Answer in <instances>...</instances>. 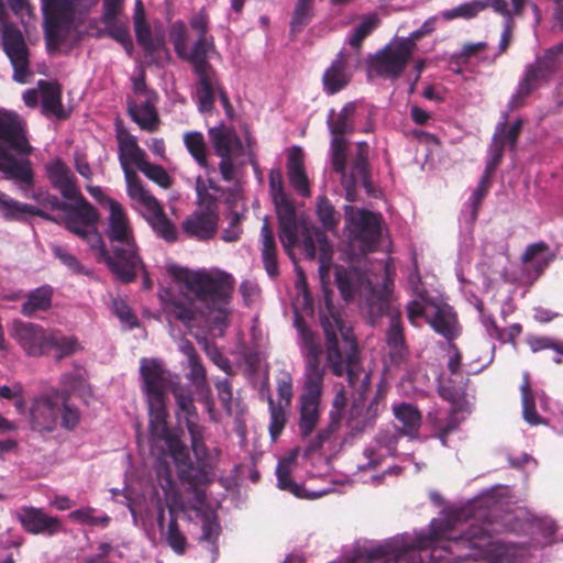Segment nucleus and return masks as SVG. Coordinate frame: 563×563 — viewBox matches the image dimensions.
<instances>
[{
  "mask_svg": "<svg viewBox=\"0 0 563 563\" xmlns=\"http://www.w3.org/2000/svg\"><path fill=\"white\" fill-rule=\"evenodd\" d=\"M170 393L173 394L177 407L176 415L178 418L180 416L184 417L186 421V427L189 426V423H197L195 420L198 417V411L194 402V397L191 390L177 383L172 387Z\"/></svg>",
  "mask_w": 563,
  "mask_h": 563,
  "instance_id": "45",
  "label": "nucleus"
},
{
  "mask_svg": "<svg viewBox=\"0 0 563 563\" xmlns=\"http://www.w3.org/2000/svg\"><path fill=\"white\" fill-rule=\"evenodd\" d=\"M210 18L207 9L202 7L189 19V25L198 37L194 42V58L201 57L208 60L209 53L216 49L214 37L209 34Z\"/></svg>",
  "mask_w": 563,
  "mask_h": 563,
  "instance_id": "29",
  "label": "nucleus"
},
{
  "mask_svg": "<svg viewBox=\"0 0 563 563\" xmlns=\"http://www.w3.org/2000/svg\"><path fill=\"white\" fill-rule=\"evenodd\" d=\"M38 88L42 95V109L44 114H52L58 119H66L67 113L64 111L62 104L60 87L55 82L40 80Z\"/></svg>",
  "mask_w": 563,
  "mask_h": 563,
  "instance_id": "41",
  "label": "nucleus"
},
{
  "mask_svg": "<svg viewBox=\"0 0 563 563\" xmlns=\"http://www.w3.org/2000/svg\"><path fill=\"white\" fill-rule=\"evenodd\" d=\"M314 16V0H297L289 23L290 33L296 35L312 21Z\"/></svg>",
  "mask_w": 563,
  "mask_h": 563,
  "instance_id": "54",
  "label": "nucleus"
},
{
  "mask_svg": "<svg viewBox=\"0 0 563 563\" xmlns=\"http://www.w3.org/2000/svg\"><path fill=\"white\" fill-rule=\"evenodd\" d=\"M487 47V42L465 43L460 52L452 54L450 57V63L459 67L455 73L461 74L462 67L467 65L472 57L485 51Z\"/></svg>",
  "mask_w": 563,
  "mask_h": 563,
  "instance_id": "61",
  "label": "nucleus"
},
{
  "mask_svg": "<svg viewBox=\"0 0 563 563\" xmlns=\"http://www.w3.org/2000/svg\"><path fill=\"white\" fill-rule=\"evenodd\" d=\"M108 205L110 216L106 235L110 242V246L113 244L136 243L133 235V230L129 223L128 216L122 206L113 199H108Z\"/></svg>",
  "mask_w": 563,
  "mask_h": 563,
  "instance_id": "28",
  "label": "nucleus"
},
{
  "mask_svg": "<svg viewBox=\"0 0 563 563\" xmlns=\"http://www.w3.org/2000/svg\"><path fill=\"white\" fill-rule=\"evenodd\" d=\"M268 187L278 220L279 240L285 251L290 255L298 243L299 225L294 201L285 192L280 169L269 170Z\"/></svg>",
  "mask_w": 563,
  "mask_h": 563,
  "instance_id": "10",
  "label": "nucleus"
},
{
  "mask_svg": "<svg viewBox=\"0 0 563 563\" xmlns=\"http://www.w3.org/2000/svg\"><path fill=\"white\" fill-rule=\"evenodd\" d=\"M412 54L399 41L389 43L368 59V68L378 77L397 79L406 69Z\"/></svg>",
  "mask_w": 563,
  "mask_h": 563,
  "instance_id": "18",
  "label": "nucleus"
},
{
  "mask_svg": "<svg viewBox=\"0 0 563 563\" xmlns=\"http://www.w3.org/2000/svg\"><path fill=\"white\" fill-rule=\"evenodd\" d=\"M357 103L355 101L346 102L339 113L332 109L329 113L327 124L332 136L344 137L354 131L353 118L356 113Z\"/></svg>",
  "mask_w": 563,
  "mask_h": 563,
  "instance_id": "40",
  "label": "nucleus"
},
{
  "mask_svg": "<svg viewBox=\"0 0 563 563\" xmlns=\"http://www.w3.org/2000/svg\"><path fill=\"white\" fill-rule=\"evenodd\" d=\"M1 46L13 68L12 79L19 84L27 82L30 70V48L21 30L5 23L1 33Z\"/></svg>",
  "mask_w": 563,
  "mask_h": 563,
  "instance_id": "15",
  "label": "nucleus"
},
{
  "mask_svg": "<svg viewBox=\"0 0 563 563\" xmlns=\"http://www.w3.org/2000/svg\"><path fill=\"white\" fill-rule=\"evenodd\" d=\"M320 323L325 336L324 355H327L328 371L335 377H345L350 388L357 398L354 399L347 417V426L352 435L372 428L379 415V404L371 400L363 407L371 388V373L362 365L361 350L350 329H344L341 317L330 312L321 314Z\"/></svg>",
  "mask_w": 563,
  "mask_h": 563,
  "instance_id": "1",
  "label": "nucleus"
},
{
  "mask_svg": "<svg viewBox=\"0 0 563 563\" xmlns=\"http://www.w3.org/2000/svg\"><path fill=\"white\" fill-rule=\"evenodd\" d=\"M128 112L132 120L137 123L142 130L147 132H154L157 130L159 119L155 110V106L150 98L140 106L134 102H129Z\"/></svg>",
  "mask_w": 563,
  "mask_h": 563,
  "instance_id": "44",
  "label": "nucleus"
},
{
  "mask_svg": "<svg viewBox=\"0 0 563 563\" xmlns=\"http://www.w3.org/2000/svg\"><path fill=\"white\" fill-rule=\"evenodd\" d=\"M33 152L26 124L15 112L0 110V173L20 184L22 190L34 186V170L27 158Z\"/></svg>",
  "mask_w": 563,
  "mask_h": 563,
  "instance_id": "5",
  "label": "nucleus"
},
{
  "mask_svg": "<svg viewBox=\"0 0 563 563\" xmlns=\"http://www.w3.org/2000/svg\"><path fill=\"white\" fill-rule=\"evenodd\" d=\"M169 41L174 46L177 56L188 62L195 75L203 70L207 66L211 65L209 60H203L201 57L194 58V45L188 48L187 44V27L183 21H175L169 27Z\"/></svg>",
  "mask_w": 563,
  "mask_h": 563,
  "instance_id": "31",
  "label": "nucleus"
},
{
  "mask_svg": "<svg viewBox=\"0 0 563 563\" xmlns=\"http://www.w3.org/2000/svg\"><path fill=\"white\" fill-rule=\"evenodd\" d=\"M379 20L376 15H367L349 37V44L360 51L363 41L378 26Z\"/></svg>",
  "mask_w": 563,
  "mask_h": 563,
  "instance_id": "62",
  "label": "nucleus"
},
{
  "mask_svg": "<svg viewBox=\"0 0 563 563\" xmlns=\"http://www.w3.org/2000/svg\"><path fill=\"white\" fill-rule=\"evenodd\" d=\"M0 212L9 221H21L24 214L36 216L46 221L59 223V220L44 210L32 205L22 203L12 199L9 195L0 190Z\"/></svg>",
  "mask_w": 563,
  "mask_h": 563,
  "instance_id": "33",
  "label": "nucleus"
},
{
  "mask_svg": "<svg viewBox=\"0 0 563 563\" xmlns=\"http://www.w3.org/2000/svg\"><path fill=\"white\" fill-rule=\"evenodd\" d=\"M294 327L298 332L305 360V385L299 398L298 429L300 437L306 439L311 435L320 420L321 396L328 367L327 363H321L324 351L318 334L298 311L295 312Z\"/></svg>",
  "mask_w": 563,
  "mask_h": 563,
  "instance_id": "4",
  "label": "nucleus"
},
{
  "mask_svg": "<svg viewBox=\"0 0 563 563\" xmlns=\"http://www.w3.org/2000/svg\"><path fill=\"white\" fill-rule=\"evenodd\" d=\"M195 101L198 111L203 114H210L214 109L217 96L222 104L228 119H233L234 109L229 95L224 89L219 75L212 65L207 66L196 75Z\"/></svg>",
  "mask_w": 563,
  "mask_h": 563,
  "instance_id": "12",
  "label": "nucleus"
},
{
  "mask_svg": "<svg viewBox=\"0 0 563 563\" xmlns=\"http://www.w3.org/2000/svg\"><path fill=\"white\" fill-rule=\"evenodd\" d=\"M176 278L184 284L194 298L186 295L170 298L166 302V310L169 314L188 327L203 316V311L197 307L196 301H198L209 311L214 310L220 313L216 318L217 322L224 320L225 306L233 291V284L229 275H212L206 271L183 269Z\"/></svg>",
  "mask_w": 563,
  "mask_h": 563,
  "instance_id": "2",
  "label": "nucleus"
},
{
  "mask_svg": "<svg viewBox=\"0 0 563 563\" xmlns=\"http://www.w3.org/2000/svg\"><path fill=\"white\" fill-rule=\"evenodd\" d=\"M176 278L184 284L194 298L186 295L170 298L166 302V310L169 314L188 327L203 316V311L197 307L196 301H198L209 311L214 310L220 313L216 318L217 322L224 320L225 306L233 291V284L229 275H212L206 271L183 269Z\"/></svg>",
  "mask_w": 563,
  "mask_h": 563,
  "instance_id": "3",
  "label": "nucleus"
},
{
  "mask_svg": "<svg viewBox=\"0 0 563 563\" xmlns=\"http://www.w3.org/2000/svg\"><path fill=\"white\" fill-rule=\"evenodd\" d=\"M201 540L208 543L211 560L214 562L219 556L218 539L221 533V526L214 515L205 514L201 525Z\"/></svg>",
  "mask_w": 563,
  "mask_h": 563,
  "instance_id": "55",
  "label": "nucleus"
},
{
  "mask_svg": "<svg viewBox=\"0 0 563 563\" xmlns=\"http://www.w3.org/2000/svg\"><path fill=\"white\" fill-rule=\"evenodd\" d=\"M128 196L145 208L147 212L145 219L158 238L167 243L178 241L179 232L176 225L168 219L163 206L148 189L143 188Z\"/></svg>",
  "mask_w": 563,
  "mask_h": 563,
  "instance_id": "17",
  "label": "nucleus"
},
{
  "mask_svg": "<svg viewBox=\"0 0 563 563\" xmlns=\"http://www.w3.org/2000/svg\"><path fill=\"white\" fill-rule=\"evenodd\" d=\"M184 143L199 166L206 168L208 166L207 147L202 133L197 131L186 133Z\"/></svg>",
  "mask_w": 563,
  "mask_h": 563,
  "instance_id": "59",
  "label": "nucleus"
},
{
  "mask_svg": "<svg viewBox=\"0 0 563 563\" xmlns=\"http://www.w3.org/2000/svg\"><path fill=\"white\" fill-rule=\"evenodd\" d=\"M166 398L147 400L150 431L156 439L168 438Z\"/></svg>",
  "mask_w": 563,
  "mask_h": 563,
  "instance_id": "42",
  "label": "nucleus"
},
{
  "mask_svg": "<svg viewBox=\"0 0 563 563\" xmlns=\"http://www.w3.org/2000/svg\"><path fill=\"white\" fill-rule=\"evenodd\" d=\"M262 236V261L267 275L276 278L279 275L277 262V247L275 236L267 218L264 219L261 228Z\"/></svg>",
  "mask_w": 563,
  "mask_h": 563,
  "instance_id": "39",
  "label": "nucleus"
},
{
  "mask_svg": "<svg viewBox=\"0 0 563 563\" xmlns=\"http://www.w3.org/2000/svg\"><path fill=\"white\" fill-rule=\"evenodd\" d=\"M555 69V57L553 54L548 52L543 56L536 58L533 63L526 66L523 76L519 84L523 86V90H528L532 93L551 80Z\"/></svg>",
  "mask_w": 563,
  "mask_h": 563,
  "instance_id": "25",
  "label": "nucleus"
},
{
  "mask_svg": "<svg viewBox=\"0 0 563 563\" xmlns=\"http://www.w3.org/2000/svg\"><path fill=\"white\" fill-rule=\"evenodd\" d=\"M362 563H373L383 560L382 563H423L424 558L416 549L398 547L395 541L378 544L361 552Z\"/></svg>",
  "mask_w": 563,
  "mask_h": 563,
  "instance_id": "24",
  "label": "nucleus"
},
{
  "mask_svg": "<svg viewBox=\"0 0 563 563\" xmlns=\"http://www.w3.org/2000/svg\"><path fill=\"white\" fill-rule=\"evenodd\" d=\"M54 290L49 285H43L27 294L26 301L20 312L24 317H33L37 311H47L52 307Z\"/></svg>",
  "mask_w": 563,
  "mask_h": 563,
  "instance_id": "43",
  "label": "nucleus"
},
{
  "mask_svg": "<svg viewBox=\"0 0 563 563\" xmlns=\"http://www.w3.org/2000/svg\"><path fill=\"white\" fill-rule=\"evenodd\" d=\"M492 175H487L485 172L482 175L477 187L468 198V201L465 203L464 208L468 210V222L474 223L477 219L478 211L481 208V205L486 197L488 189L492 185Z\"/></svg>",
  "mask_w": 563,
  "mask_h": 563,
  "instance_id": "56",
  "label": "nucleus"
},
{
  "mask_svg": "<svg viewBox=\"0 0 563 563\" xmlns=\"http://www.w3.org/2000/svg\"><path fill=\"white\" fill-rule=\"evenodd\" d=\"M48 330L33 322L14 319L10 335L14 339L27 356L41 357L47 355Z\"/></svg>",
  "mask_w": 563,
  "mask_h": 563,
  "instance_id": "22",
  "label": "nucleus"
},
{
  "mask_svg": "<svg viewBox=\"0 0 563 563\" xmlns=\"http://www.w3.org/2000/svg\"><path fill=\"white\" fill-rule=\"evenodd\" d=\"M31 429L36 432L51 433L60 428L74 431L81 418L80 410L68 402V396L43 394L35 397L29 409Z\"/></svg>",
  "mask_w": 563,
  "mask_h": 563,
  "instance_id": "7",
  "label": "nucleus"
},
{
  "mask_svg": "<svg viewBox=\"0 0 563 563\" xmlns=\"http://www.w3.org/2000/svg\"><path fill=\"white\" fill-rule=\"evenodd\" d=\"M427 322L440 335L451 341L459 335L456 313L450 306H438L432 316L427 317Z\"/></svg>",
  "mask_w": 563,
  "mask_h": 563,
  "instance_id": "37",
  "label": "nucleus"
},
{
  "mask_svg": "<svg viewBox=\"0 0 563 563\" xmlns=\"http://www.w3.org/2000/svg\"><path fill=\"white\" fill-rule=\"evenodd\" d=\"M487 8H492L496 13L505 18H510V10L506 0H474L464 2L455 8L442 11L441 16L445 21L455 19L471 20Z\"/></svg>",
  "mask_w": 563,
  "mask_h": 563,
  "instance_id": "27",
  "label": "nucleus"
},
{
  "mask_svg": "<svg viewBox=\"0 0 563 563\" xmlns=\"http://www.w3.org/2000/svg\"><path fill=\"white\" fill-rule=\"evenodd\" d=\"M331 152V163L333 170L344 176L346 168V140L340 135L332 136Z\"/></svg>",
  "mask_w": 563,
  "mask_h": 563,
  "instance_id": "63",
  "label": "nucleus"
},
{
  "mask_svg": "<svg viewBox=\"0 0 563 563\" xmlns=\"http://www.w3.org/2000/svg\"><path fill=\"white\" fill-rule=\"evenodd\" d=\"M80 349V344L76 336L64 335L58 331H51L47 340V355L54 351V357L59 361Z\"/></svg>",
  "mask_w": 563,
  "mask_h": 563,
  "instance_id": "48",
  "label": "nucleus"
},
{
  "mask_svg": "<svg viewBox=\"0 0 563 563\" xmlns=\"http://www.w3.org/2000/svg\"><path fill=\"white\" fill-rule=\"evenodd\" d=\"M177 475L183 484H187L189 486L198 501H202L205 499V494L198 489L199 486H203L210 482L209 474L203 467L196 466L191 462L184 468H180Z\"/></svg>",
  "mask_w": 563,
  "mask_h": 563,
  "instance_id": "46",
  "label": "nucleus"
},
{
  "mask_svg": "<svg viewBox=\"0 0 563 563\" xmlns=\"http://www.w3.org/2000/svg\"><path fill=\"white\" fill-rule=\"evenodd\" d=\"M137 168L161 188L169 189L173 186L174 180L163 166L145 159Z\"/></svg>",
  "mask_w": 563,
  "mask_h": 563,
  "instance_id": "60",
  "label": "nucleus"
},
{
  "mask_svg": "<svg viewBox=\"0 0 563 563\" xmlns=\"http://www.w3.org/2000/svg\"><path fill=\"white\" fill-rule=\"evenodd\" d=\"M48 49L59 48L75 30V0H42Z\"/></svg>",
  "mask_w": 563,
  "mask_h": 563,
  "instance_id": "11",
  "label": "nucleus"
},
{
  "mask_svg": "<svg viewBox=\"0 0 563 563\" xmlns=\"http://www.w3.org/2000/svg\"><path fill=\"white\" fill-rule=\"evenodd\" d=\"M140 375L147 400L167 399V393L178 383L174 382L170 372L156 358H142Z\"/></svg>",
  "mask_w": 563,
  "mask_h": 563,
  "instance_id": "21",
  "label": "nucleus"
},
{
  "mask_svg": "<svg viewBox=\"0 0 563 563\" xmlns=\"http://www.w3.org/2000/svg\"><path fill=\"white\" fill-rule=\"evenodd\" d=\"M386 343L389 349V358L394 365H401L407 362L409 350L406 343L401 314L396 311L390 314L389 325L386 331Z\"/></svg>",
  "mask_w": 563,
  "mask_h": 563,
  "instance_id": "30",
  "label": "nucleus"
},
{
  "mask_svg": "<svg viewBox=\"0 0 563 563\" xmlns=\"http://www.w3.org/2000/svg\"><path fill=\"white\" fill-rule=\"evenodd\" d=\"M393 413L397 421L398 433L416 438L422 423V413L416 405L399 402L393 405Z\"/></svg>",
  "mask_w": 563,
  "mask_h": 563,
  "instance_id": "35",
  "label": "nucleus"
},
{
  "mask_svg": "<svg viewBox=\"0 0 563 563\" xmlns=\"http://www.w3.org/2000/svg\"><path fill=\"white\" fill-rule=\"evenodd\" d=\"M317 217L327 231L336 230L340 223V213L325 196H319L316 205Z\"/></svg>",
  "mask_w": 563,
  "mask_h": 563,
  "instance_id": "57",
  "label": "nucleus"
},
{
  "mask_svg": "<svg viewBox=\"0 0 563 563\" xmlns=\"http://www.w3.org/2000/svg\"><path fill=\"white\" fill-rule=\"evenodd\" d=\"M70 203L64 218L65 228L75 235L87 241L91 249L96 247L93 235L99 234L96 224L99 221L97 209L80 194Z\"/></svg>",
  "mask_w": 563,
  "mask_h": 563,
  "instance_id": "16",
  "label": "nucleus"
},
{
  "mask_svg": "<svg viewBox=\"0 0 563 563\" xmlns=\"http://www.w3.org/2000/svg\"><path fill=\"white\" fill-rule=\"evenodd\" d=\"M296 461V453H291L289 456L282 459L276 467V476L278 487L283 490H287L297 497H302L303 488L295 483L291 478V466Z\"/></svg>",
  "mask_w": 563,
  "mask_h": 563,
  "instance_id": "51",
  "label": "nucleus"
},
{
  "mask_svg": "<svg viewBox=\"0 0 563 563\" xmlns=\"http://www.w3.org/2000/svg\"><path fill=\"white\" fill-rule=\"evenodd\" d=\"M266 399L269 412L268 433L272 441H277L288 422V411L290 407L276 404V400L268 390L266 393Z\"/></svg>",
  "mask_w": 563,
  "mask_h": 563,
  "instance_id": "47",
  "label": "nucleus"
},
{
  "mask_svg": "<svg viewBox=\"0 0 563 563\" xmlns=\"http://www.w3.org/2000/svg\"><path fill=\"white\" fill-rule=\"evenodd\" d=\"M46 174L52 186L58 189L67 200L77 198L79 190L75 184V176L68 166L59 158L46 166Z\"/></svg>",
  "mask_w": 563,
  "mask_h": 563,
  "instance_id": "34",
  "label": "nucleus"
},
{
  "mask_svg": "<svg viewBox=\"0 0 563 563\" xmlns=\"http://www.w3.org/2000/svg\"><path fill=\"white\" fill-rule=\"evenodd\" d=\"M344 212L351 240L365 253L375 251L382 236V216L352 206H345Z\"/></svg>",
  "mask_w": 563,
  "mask_h": 563,
  "instance_id": "13",
  "label": "nucleus"
},
{
  "mask_svg": "<svg viewBox=\"0 0 563 563\" xmlns=\"http://www.w3.org/2000/svg\"><path fill=\"white\" fill-rule=\"evenodd\" d=\"M97 261L104 263L112 273L114 279L128 285L136 280L141 271H144V262L140 255L136 243L113 244L107 249L100 234H95Z\"/></svg>",
  "mask_w": 563,
  "mask_h": 563,
  "instance_id": "9",
  "label": "nucleus"
},
{
  "mask_svg": "<svg viewBox=\"0 0 563 563\" xmlns=\"http://www.w3.org/2000/svg\"><path fill=\"white\" fill-rule=\"evenodd\" d=\"M357 69V60L345 48H342L323 70L322 90L327 96H334L346 89Z\"/></svg>",
  "mask_w": 563,
  "mask_h": 563,
  "instance_id": "19",
  "label": "nucleus"
},
{
  "mask_svg": "<svg viewBox=\"0 0 563 563\" xmlns=\"http://www.w3.org/2000/svg\"><path fill=\"white\" fill-rule=\"evenodd\" d=\"M16 520L29 534L53 537L63 530L60 519L47 515L43 508L23 506L16 512Z\"/></svg>",
  "mask_w": 563,
  "mask_h": 563,
  "instance_id": "23",
  "label": "nucleus"
},
{
  "mask_svg": "<svg viewBox=\"0 0 563 563\" xmlns=\"http://www.w3.org/2000/svg\"><path fill=\"white\" fill-rule=\"evenodd\" d=\"M342 422L343 418L329 415L327 424L309 440L307 451L313 453L319 451L324 444L333 442L342 427Z\"/></svg>",
  "mask_w": 563,
  "mask_h": 563,
  "instance_id": "49",
  "label": "nucleus"
},
{
  "mask_svg": "<svg viewBox=\"0 0 563 563\" xmlns=\"http://www.w3.org/2000/svg\"><path fill=\"white\" fill-rule=\"evenodd\" d=\"M452 530L451 520L434 519L430 525L429 534L419 537L418 544L419 547H430L433 544V541L449 543L456 549L473 551L463 556L474 559L488 558L496 545L490 529L485 525H471L467 530L455 538L451 537Z\"/></svg>",
  "mask_w": 563,
  "mask_h": 563,
  "instance_id": "6",
  "label": "nucleus"
},
{
  "mask_svg": "<svg viewBox=\"0 0 563 563\" xmlns=\"http://www.w3.org/2000/svg\"><path fill=\"white\" fill-rule=\"evenodd\" d=\"M102 22L104 24L103 34L120 43L126 54L131 56L134 46L126 23L120 21L118 18L102 19Z\"/></svg>",
  "mask_w": 563,
  "mask_h": 563,
  "instance_id": "50",
  "label": "nucleus"
},
{
  "mask_svg": "<svg viewBox=\"0 0 563 563\" xmlns=\"http://www.w3.org/2000/svg\"><path fill=\"white\" fill-rule=\"evenodd\" d=\"M166 493V507L169 512V522L162 532V537L167 545L178 555H183L187 550V538L180 531L178 525V512L184 511V503L180 495L174 489L173 479L169 474L166 476V486H163Z\"/></svg>",
  "mask_w": 563,
  "mask_h": 563,
  "instance_id": "20",
  "label": "nucleus"
},
{
  "mask_svg": "<svg viewBox=\"0 0 563 563\" xmlns=\"http://www.w3.org/2000/svg\"><path fill=\"white\" fill-rule=\"evenodd\" d=\"M189 373L187 378L191 382L198 400L202 402L209 411L213 410V397L211 388L207 380V372L201 362V358L189 362Z\"/></svg>",
  "mask_w": 563,
  "mask_h": 563,
  "instance_id": "38",
  "label": "nucleus"
},
{
  "mask_svg": "<svg viewBox=\"0 0 563 563\" xmlns=\"http://www.w3.org/2000/svg\"><path fill=\"white\" fill-rule=\"evenodd\" d=\"M410 549H416L424 558L423 563H442L448 562L451 554L462 549H456L454 545L443 542L433 541L430 547H419L418 540L415 544L409 545Z\"/></svg>",
  "mask_w": 563,
  "mask_h": 563,
  "instance_id": "53",
  "label": "nucleus"
},
{
  "mask_svg": "<svg viewBox=\"0 0 563 563\" xmlns=\"http://www.w3.org/2000/svg\"><path fill=\"white\" fill-rule=\"evenodd\" d=\"M115 137L118 141L119 161L126 181V192L130 195L145 188L135 170L131 168V165L133 164L139 167L146 159V154L140 147L137 139L121 122L115 124Z\"/></svg>",
  "mask_w": 563,
  "mask_h": 563,
  "instance_id": "14",
  "label": "nucleus"
},
{
  "mask_svg": "<svg viewBox=\"0 0 563 563\" xmlns=\"http://www.w3.org/2000/svg\"><path fill=\"white\" fill-rule=\"evenodd\" d=\"M287 177L292 188L302 197L311 195L309 179L305 169V155L299 146H292L287 156Z\"/></svg>",
  "mask_w": 563,
  "mask_h": 563,
  "instance_id": "32",
  "label": "nucleus"
},
{
  "mask_svg": "<svg viewBox=\"0 0 563 563\" xmlns=\"http://www.w3.org/2000/svg\"><path fill=\"white\" fill-rule=\"evenodd\" d=\"M520 390L523 418L531 426H538L539 423H541V418L536 408L534 395L530 387L528 374H525L523 376V383L520 387Z\"/></svg>",
  "mask_w": 563,
  "mask_h": 563,
  "instance_id": "58",
  "label": "nucleus"
},
{
  "mask_svg": "<svg viewBox=\"0 0 563 563\" xmlns=\"http://www.w3.org/2000/svg\"><path fill=\"white\" fill-rule=\"evenodd\" d=\"M134 32L139 45L143 48L146 55L154 56L156 53L165 48L164 36H153L147 22L134 24Z\"/></svg>",
  "mask_w": 563,
  "mask_h": 563,
  "instance_id": "52",
  "label": "nucleus"
},
{
  "mask_svg": "<svg viewBox=\"0 0 563 563\" xmlns=\"http://www.w3.org/2000/svg\"><path fill=\"white\" fill-rule=\"evenodd\" d=\"M303 253L307 258H316L317 251L319 252V273L323 278L329 274L332 261V245L329 242L327 234L320 229L307 230L302 241Z\"/></svg>",
  "mask_w": 563,
  "mask_h": 563,
  "instance_id": "26",
  "label": "nucleus"
},
{
  "mask_svg": "<svg viewBox=\"0 0 563 563\" xmlns=\"http://www.w3.org/2000/svg\"><path fill=\"white\" fill-rule=\"evenodd\" d=\"M198 208L188 214L180 223L181 234L197 242H209L218 233L220 213L218 200L207 191V188L199 177L196 183Z\"/></svg>",
  "mask_w": 563,
  "mask_h": 563,
  "instance_id": "8",
  "label": "nucleus"
},
{
  "mask_svg": "<svg viewBox=\"0 0 563 563\" xmlns=\"http://www.w3.org/2000/svg\"><path fill=\"white\" fill-rule=\"evenodd\" d=\"M208 134L218 156H231L242 148V142L234 129L223 123L209 129Z\"/></svg>",
  "mask_w": 563,
  "mask_h": 563,
  "instance_id": "36",
  "label": "nucleus"
},
{
  "mask_svg": "<svg viewBox=\"0 0 563 563\" xmlns=\"http://www.w3.org/2000/svg\"><path fill=\"white\" fill-rule=\"evenodd\" d=\"M351 183L352 186H355L357 183L362 184L365 188L371 186L368 157L363 155L355 156L352 163Z\"/></svg>",
  "mask_w": 563,
  "mask_h": 563,
  "instance_id": "64",
  "label": "nucleus"
}]
</instances>
